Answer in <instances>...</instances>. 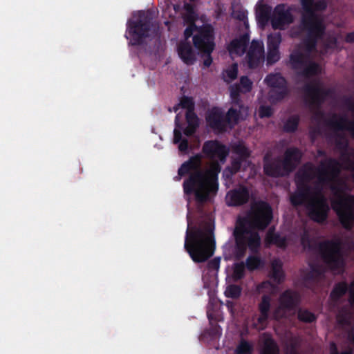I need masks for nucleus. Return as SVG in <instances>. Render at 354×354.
Returning a JSON list of instances; mask_svg holds the SVG:
<instances>
[{"mask_svg": "<svg viewBox=\"0 0 354 354\" xmlns=\"http://www.w3.org/2000/svg\"><path fill=\"white\" fill-rule=\"evenodd\" d=\"M207 122L211 129L218 133H224L228 127L225 115L222 111L214 108L206 117Z\"/></svg>", "mask_w": 354, "mask_h": 354, "instance_id": "18", "label": "nucleus"}, {"mask_svg": "<svg viewBox=\"0 0 354 354\" xmlns=\"http://www.w3.org/2000/svg\"><path fill=\"white\" fill-rule=\"evenodd\" d=\"M249 199V189L244 185L230 190L225 197L226 204L229 207L241 206L246 204Z\"/></svg>", "mask_w": 354, "mask_h": 354, "instance_id": "15", "label": "nucleus"}, {"mask_svg": "<svg viewBox=\"0 0 354 354\" xmlns=\"http://www.w3.org/2000/svg\"><path fill=\"white\" fill-rule=\"evenodd\" d=\"M185 118L187 123V125L189 126H195L198 127L199 126V120L197 115L193 111H186L185 114Z\"/></svg>", "mask_w": 354, "mask_h": 354, "instance_id": "51", "label": "nucleus"}, {"mask_svg": "<svg viewBox=\"0 0 354 354\" xmlns=\"http://www.w3.org/2000/svg\"><path fill=\"white\" fill-rule=\"evenodd\" d=\"M301 244L304 248H310L311 247V239L308 232L304 231L301 236Z\"/></svg>", "mask_w": 354, "mask_h": 354, "instance_id": "59", "label": "nucleus"}, {"mask_svg": "<svg viewBox=\"0 0 354 354\" xmlns=\"http://www.w3.org/2000/svg\"><path fill=\"white\" fill-rule=\"evenodd\" d=\"M299 294L292 289L284 290L279 297V308L283 311L294 310L300 304Z\"/></svg>", "mask_w": 354, "mask_h": 354, "instance_id": "17", "label": "nucleus"}, {"mask_svg": "<svg viewBox=\"0 0 354 354\" xmlns=\"http://www.w3.org/2000/svg\"><path fill=\"white\" fill-rule=\"evenodd\" d=\"M245 265L249 271L252 272L263 268L265 263L260 257L250 255L246 259Z\"/></svg>", "mask_w": 354, "mask_h": 354, "instance_id": "32", "label": "nucleus"}, {"mask_svg": "<svg viewBox=\"0 0 354 354\" xmlns=\"http://www.w3.org/2000/svg\"><path fill=\"white\" fill-rule=\"evenodd\" d=\"M315 167L311 163L305 164L296 174V180L310 183L314 179Z\"/></svg>", "mask_w": 354, "mask_h": 354, "instance_id": "26", "label": "nucleus"}, {"mask_svg": "<svg viewBox=\"0 0 354 354\" xmlns=\"http://www.w3.org/2000/svg\"><path fill=\"white\" fill-rule=\"evenodd\" d=\"M178 150L183 153H187L189 149V142L187 138H184L178 143Z\"/></svg>", "mask_w": 354, "mask_h": 354, "instance_id": "62", "label": "nucleus"}, {"mask_svg": "<svg viewBox=\"0 0 354 354\" xmlns=\"http://www.w3.org/2000/svg\"><path fill=\"white\" fill-rule=\"evenodd\" d=\"M242 288L236 284L229 285L225 291V295L227 298L238 299L241 294Z\"/></svg>", "mask_w": 354, "mask_h": 354, "instance_id": "42", "label": "nucleus"}, {"mask_svg": "<svg viewBox=\"0 0 354 354\" xmlns=\"http://www.w3.org/2000/svg\"><path fill=\"white\" fill-rule=\"evenodd\" d=\"M184 138H183L181 130L176 128L174 130V139H173L174 143L178 144L179 142L183 140Z\"/></svg>", "mask_w": 354, "mask_h": 354, "instance_id": "64", "label": "nucleus"}, {"mask_svg": "<svg viewBox=\"0 0 354 354\" xmlns=\"http://www.w3.org/2000/svg\"><path fill=\"white\" fill-rule=\"evenodd\" d=\"M221 257H215L208 261L207 267L209 270H218L220 267Z\"/></svg>", "mask_w": 354, "mask_h": 354, "instance_id": "58", "label": "nucleus"}, {"mask_svg": "<svg viewBox=\"0 0 354 354\" xmlns=\"http://www.w3.org/2000/svg\"><path fill=\"white\" fill-rule=\"evenodd\" d=\"M319 253L324 263L332 270L345 266L341 239L325 240L319 243Z\"/></svg>", "mask_w": 354, "mask_h": 354, "instance_id": "8", "label": "nucleus"}, {"mask_svg": "<svg viewBox=\"0 0 354 354\" xmlns=\"http://www.w3.org/2000/svg\"><path fill=\"white\" fill-rule=\"evenodd\" d=\"M337 39L334 35H328L325 39L324 47L326 49H335L337 48Z\"/></svg>", "mask_w": 354, "mask_h": 354, "instance_id": "55", "label": "nucleus"}, {"mask_svg": "<svg viewBox=\"0 0 354 354\" xmlns=\"http://www.w3.org/2000/svg\"><path fill=\"white\" fill-rule=\"evenodd\" d=\"M295 182L297 185V190L295 192L302 194L307 197H310L312 190L311 186L308 183H303L296 180Z\"/></svg>", "mask_w": 354, "mask_h": 354, "instance_id": "44", "label": "nucleus"}, {"mask_svg": "<svg viewBox=\"0 0 354 354\" xmlns=\"http://www.w3.org/2000/svg\"><path fill=\"white\" fill-rule=\"evenodd\" d=\"M299 122L300 118L298 115H290L283 124V131L289 133L295 132L298 129Z\"/></svg>", "mask_w": 354, "mask_h": 354, "instance_id": "34", "label": "nucleus"}, {"mask_svg": "<svg viewBox=\"0 0 354 354\" xmlns=\"http://www.w3.org/2000/svg\"><path fill=\"white\" fill-rule=\"evenodd\" d=\"M273 114V109L270 106L262 105L259 109V115L261 118H270Z\"/></svg>", "mask_w": 354, "mask_h": 354, "instance_id": "54", "label": "nucleus"}, {"mask_svg": "<svg viewBox=\"0 0 354 354\" xmlns=\"http://www.w3.org/2000/svg\"><path fill=\"white\" fill-rule=\"evenodd\" d=\"M230 97L234 105L239 106L240 109H243V105L242 104L240 93H243L241 86L239 84H234L230 86Z\"/></svg>", "mask_w": 354, "mask_h": 354, "instance_id": "37", "label": "nucleus"}, {"mask_svg": "<svg viewBox=\"0 0 354 354\" xmlns=\"http://www.w3.org/2000/svg\"><path fill=\"white\" fill-rule=\"evenodd\" d=\"M180 107L183 109H186L187 111H194V102L193 99L190 97L183 96L180 101Z\"/></svg>", "mask_w": 354, "mask_h": 354, "instance_id": "49", "label": "nucleus"}, {"mask_svg": "<svg viewBox=\"0 0 354 354\" xmlns=\"http://www.w3.org/2000/svg\"><path fill=\"white\" fill-rule=\"evenodd\" d=\"M270 279L277 284H281L285 279V274L280 260L274 259L271 263Z\"/></svg>", "mask_w": 354, "mask_h": 354, "instance_id": "28", "label": "nucleus"}, {"mask_svg": "<svg viewBox=\"0 0 354 354\" xmlns=\"http://www.w3.org/2000/svg\"><path fill=\"white\" fill-rule=\"evenodd\" d=\"M212 52H202L201 53V57L203 58V66L205 68H208L211 66L213 62V59L212 57Z\"/></svg>", "mask_w": 354, "mask_h": 354, "instance_id": "57", "label": "nucleus"}, {"mask_svg": "<svg viewBox=\"0 0 354 354\" xmlns=\"http://www.w3.org/2000/svg\"><path fill=\"white\" fill-rule=\"evenodd\" d=\"M214 39V29L211 24H203L194 35L192 41L194 46L201 53L213 52L215 48Z\"/></svg>", "mask_w": 354, "mask_h": 354, "instance_id": "11", "label": "nucleus"}, {"mask_svg": "<svg viewBox=\"0 0 354 354\" xmlns=\"http://www.w3.org/2000/svg\"><path fill=\"white\" fill-rule=\"evenodd\" d=\"M158 7L162 11L163 22H171L169 19L181 17L183 22H196L198 15L195 6L186 0H158Z\"/></svg>", "mask_w": 354, "mask_h": 354, "instance_id": "7", "label": "nucleus"}, {"mask_svg": "<svg viewBox=\"0 0 354 354\" xmlns=\"http://www.w3.org/2000/svg\"><path fill=\"white\" fill-rule=\"evenodd\" d=\"M292 8L286 3H279L272 11V20L270 22H294Z\"/></svg>", "mask_w": 354, "mask_h": 354, "instance_id": "22", "label": "nucleus"}, {"mask_svg": "<svg viewBox=\"0 0 354 354\" xmlns=\"http://www.w3.org/2000/svg\"><path fill=\"white\" fill-rule=\"evenodd\" d=\"M331 205L342 226L348 231L351 230L354 225V196L338 195L331 201Z\"/></svg>", "mask_w": 354, "mask_h": 354, "instance_id": "9", "label": "nucleus"}, {"mask_svg": "<svg viewBox=\"0 0 354 354\" xmlns=\"http://www.w3.org/2000/svg\"><path fill=\"white\" fill-rule=\"evenodd\" d=\"M204 333L212 339L217 338L221 335V328L218 324H215L209 329L205 330Z\"/></svg>", "mask_w": 354, "mask_h": 354, "instance_id": "50", "label": "nucleus"}, {"mask_svg": "<svg viewBox=\"0 0 354 354\" xmlns=\"http://www.w3.org/2000/svg\"><path fill=\"white\" fill-rule=\"evenodd\" d=\"M250 41V35L245 32L232 39L227 46V50L231 55L242 56L246 51Z\"/></svg>", "mask_w": 354, "mask_h": 354, "instance_id": "20", "label": "nucleus"}, {"mask_svg": "<svg viewBox=\"0 0 354 354\" xmlns=\"http://www.w3.org/2000/svg\"><path fill=\"white\" fill-rule=\"evenodd\" d=\"M272 8L268 4L257 5L256 8L257 22H270L272 20Z\"/></svg>", "mask_w": 354, "mask_h": 354, "instance_id": "29", "label": "nucleus"}, {"mask_svg": "<svg viewBox=\"0 0 354 354\" xmlns=\"http://www.w3.org/2000/svg\"><path fill=\"white\" fill-rule=\"evenodd\" d=\"M301 3L304 12L308 15H313V0H301Z\"/></svg>", "mask_w": 354, "mask_h": 354, "instance_id": "56", "label": "nucleus"}, {"mask_svg": "<svg viewBox=\"0 0 354 354\" xmlns=\"http://www.w3.org/2000/svg\"><path fill=\"white\" fill-rule=\"evenodd\" d=\"M264 81L268 86L272 88H285L288 87L286 78L279 73L268 75Z\"/></svg>", "mask_w": 354, "mask_h": 354, "instance_id": "30", "label": "nucleus"}, {"mask_svg": "<svg viewBox=\"0 0 354 354\" xmlns=\"http://www.w3.org/2000/svg\"><path fill=\"white\" fill-rule=\"evenodd\" d=\"M289 93L288 87L285 88H272L268 94L269 100L272 104L282 101Z\"/></svg>", "mask_w": 354, "mask_h": 354, "instance_id": "33", "label": "nucleus"}, {"mask_svg": "<svg viewBox=\"0 0 354 354\" xmlns=\"http://www.w3.org/2000/svg\"><path fill=\"white\" fill-rule=\"evenodd\" d=\"M246 162V160H244L241 158H234L231 162V166L229 167V171L231 175H234L239 172L241 170L242 165L243 162Z\"/></svg>", "mask_w": 354, "mask_h": 354, "instance_id": "45", "label": "nucleus"}, {"mask_svg": "<svg viewBox=\"0 0 354 354\" xmlns=\"http://www.w3.org/2000/svg\"><path fill=\"white\" fill-rule=\"evenodd\" d=\"M317 171L319 180L323 183L328 182L339 175L341 165L335 158H329L321 161Z\"/></svg>", "mask_w": 354, "mask_h": 354, "instance_id": "13", "label": "nucleus"}, {"mask_svg": "<svg viewBox=\"0 0 354 354\" xmlns=\"http://www.w3.org/2000/svg\"><path fill=\"white\" fill-rule=\"evenodd\" d=\"M348 290L347 283L345 282H339L335 284L330 292V297L333 299L337 300L346 294Z\"/></svg>", "mask_w": 354, "mask_h": 354, "instance_id": "40", "label": "nucleus"}, {"mask_svg": "<svg viewBox=\"0 0 354 354\" xmlns=\"http://www.w3.org/2000/svg\"><path fill=\"white\" fill-rule=\"evenodd\" d=\"M266 243L268 245H274L282 249L286 248L288 245L287 239L280 234L274 232L272 228L269 229L266 236Z\"/></svg>", "mask_w": 354, "mask_h": 354, "instance_id": "27", "label": "nucleus"}, {"mask_svg": "<svg viewBox=\"0 0 354 354\" xmlns=\"http://www.w3.org/2000/svg\"><path fill=\"white\" fill-rule=\"evenodd\" d=\"M280 59V53L279 49H268L267 53V64L272 65L277 62Z\"/></svg>", "mask_w": 354, "mask_h": 354, "instance_id": "46", "label": "nucleus"}, {"mask_svg": "<svg viewBox=\"0 0 354 354\" xmlns=\"http://www.w3.org/2000/svg\"><path fill=\"white\" fill-rule=\"evenodd\" d=\"M178 54L187 65H192L196 61L195 53L189 41H181L177 47Z\"/></svg>", "mask_w": 354, "mask_h": 354, "instance_id": "23", "label": "nucleus"}, {"mask_svg": "<svg viewBox=\"0 0 354 354\" xmlns=\"http://www.w3.org/2000/svg\"><path fill=\"white\" fill-rule=\"evenodd\" d=\"M245 268L246 266L243 262L235 263L234 267V279L236 280L243 279L245 276Z\"/></svg>", "mask_w": 354, "mask_h": 354, "instance_id": "47", "label": "nucleus"}, {"mask_svg": "<svg viewBox=\"0 0 354 354\" xmlns=\"http://www.w3.org/2000/svg\"><path fill=\"white\" fill-rule=\"evenodd\" d=\"M253 346L245 339H241L235 350V354H252Z\"/></svg>", "mask_w": 354, "mask_h": 354, "instance_id": "41", "label": "nucleus"}, {"mask_svg": "<svg viewBox=\"0 0 354 354\" xmlns=\"http://www.w3.org/2000/svg\"><path fill=\"white\" fill-rule=\"evenodd\" d=\"M202 152L209 159L218 158L224 162L228 156V148L217 140H207L203 143Z\"/></svg>", "mask_w": 354, "mask_h": 354, "instance_id": "14", "label": "nucleus"}, {"mask_svg": "<svg viewBox=\"0 0 354 354\" xmlns=\"http://www.w3.org/2000/svg\"><path fill=\"white\" fill-rule=\"evenodd\" d=\"M343 104L350 111L354 113V102L351 97H344L343 98Z\"/></svg>", "mask_w": 354, "mask_h": 354, "instance_id": "63", "label": "nucleus"}, {"mask_svg": "<svg viewBox=\"0 0 354 354\" xmlns=\"http://www.w3.org/2000/svg\"><path fill=\"white\" fill-rule=\"evenodd\" d=\"M159 24H127L126 37L132 46L142 44L145 39L153 34Z\"/></svg>", "mask_w": 354, "mask_h": 354, "instance_id": "10", "label": "nucleus"}, {"mask_svg": "<svg viewBox=\"0 0 354 354\" xmlns=\"http://www.w3.org/2000/svg\"><path fill=\"white\" fill-rule=\"evenodd\" d=\"M326 29V24H298L291 29L290 36L293 38L305 34L301 40V46L305 53L295 50L290 55V66L297 71L298 76L310 79L320 73L319 64L310 60L309 56L310 53L317 52V42L324 38Z\"/></svg>", "mask_w": 354, "mask_h": 354, "instance_id": "3", "label": "nucleus"}, {"mask_svg": "<svg viewBox=\"0 0 354 354\" xmlns=\"http://www.w3.org/2000/svg\"><path fill=\"white\" fill-rule=\"evenodd\" d=\"M189 26L187 27V28L184 31V37L185 40L186 41H189L188 39L190 37H193L194 35L197 32V30L199 29L198 27L196 26V24H188Z\"/></svg>", "mask_w": 354, "mask_h": 354, "instance_id": "53", "label": "nucleus"}, {"mask_svg": "<svg viewBox=\"0 0 354 354\" xmlns=\"http://www.w3.org/2000/svg\"><path fill=\"white\" fill-rule=\"evenodd\" d=\"M260 354H279V346L272 338L268 337L264 340Z\"/></svg>", "mask_w": 354, "mask_h": 354, "instance_id": "35", "label": "nucleus"}, {"mask_svg": "<svg viewBox=\"0 0 354 354\" xmlns=\"http://www.w3.org/2000/svg\"><path fill=\"white\" fill-rule=\"evenodd\" d=\"M290 201L294 207L304 205L308 216L315 223H324L328 217L330 207L328 199L320 191L310 197L295 192L290 196Z\"/></svg>", "mask_w": 354, "mask_h": 354, "instance_id": "6", "label": "nucleus"}, {"mask_svg": "<svg viewBox=\"0 0 354 354\" xmlns=\"http://www.w3.org/2000/svg\"><path fill=\"white\" fill-rule=\"evenodd\" d=\"M323 276V272L315 265L310 266V270L303 277V283L306 288L314 290Z\"/></svg>", "mask_w": 354, "mask_h": 354, "instance_id": "24", "label": "nucleus"}, {"mask_svg": "<svg viewBox=\"0 0 354 354\" xmlns=\"http://www.w3.org/2000/svg\"><path fill=\"white\" fill-rule=\"evenodd\" d=\"M302 156V151L296 147L288 148L284 152L283 158L272 157L270 153H267L263 158V173L272 178L288 176L300 163Z\"/></svg>", "mask_w": 354, "mask_h": 354, "instance_id": "5", "label": "nucleus"}, {"mask_svg": "<svg viewBox=\"0 0 354 354\" xmlns=\"http://www.w3.org/2000/svg\"><path fill=\"white\" fill-rule=\"evenodd\" d=\"M281 41V35L279 33L270 35L268 37V41H267L268 49H279Z\"/></svg>", "mask_w": 354, "mask_h": 354, "instance_id": "43", "label": "nucleus"}, {"mask_svg": "<svg viewBox=\"0 0 354 354\" xmlns=\"http://www.w3.org/2000/svg\"><path fill=\"white\" fill-rule=\"evenodd\" d=\"M326 124L335 131L346 130L349 131L354 138V120H348L346 117H338L337 114H333Z\"/></svg>", "mask_w": 354, "mask_h": 354, "instance_id": "21", "label": "nucleus"}, {"mask_svg": "<svg viewBox=\"0 0 354 354\" xmlns=\"http://www.w3.org/2000/svg\"><path fill=\"white\" fill-rule=\"evenodd\" d=\"M337 138L335 140L336 147L342 150H346L348 147V142L344 140V137L342 135H338Z\"/></svg>", "mask_w": 354, "mask_h": 354, "instance_id": "61", "label": "nucleus"}, {"mask_svg": "<svg viewBox=\"0 0 354 354\" xmlns=\"http://www.w3.org/2000/svg\"><path fill=\"white\" fill-rule=\"evenodd\" d=\"M158 9L152 6L147 10L133 11L127 22H158Z\"/></svg>", "mask_w": 354, "mask_h": 354, "instance_id": "19", "label": "nucleus"}, {"mask_svg": "<svg viewBox=\"0 0 354 354\" xmlns=\"http://www.w3.org/2000/svg\"><path fill=\"white\" fill-rule=\"evenodd\" d=\"M226 77L229 79H225V82H232L236 79L238 75V65L237 64H232L230 68L225 71Z\"/></svg>", "mask_w": 354, "mask_h": 354, "instance_id": "48", "label": "nucleus"}, {"mask_svg": "<svg viewBox=\"0 0 354 354\" xmlns=\"http://www.w3.org/2000/svg\"><path fill=\"white\" fill-rule=\"evenodd\" d=\"M241 109L239 108V110H237L234 107H231L228 109L225 115L227 126L232 128L234 125L238 124L240 118Z\"/></svg>", "mask_w": 354, "mask_h": 354, "instance_id": "36", "label": "nucleus"}, {"mask_svg": "<svg viewBox=\"0 0 354 354\" xmlns=\"http://www.w3.org/2000/svg\"><path fill=\"white\" fill-rule=\"evenodd\" d=\"M301 91L304 94L305 102L311 106H320L330 93L329 90L322 88L317 80L306 83Z\"/></svg>", "mask_w": 354, "mask_h": 354, "instance_id": "12", "label": "nucleus"}, {"mask_svg": "<svg viewBox=\"0 0 354 354\" xmlns=\"http://www.w3.org/2000/svg\"><path fill=\"white\" fill-rule=\"evenodd\" d=\"M272 297L270 295H262L260 302L258 304V310L260 313L257 322L259 324H266L269 318V313L271 308Z\"/></svg>", "mask_w": 354, "mask_h": 354, "instance_id": "25", "label": "nucleus"}, {"mask_svg": "<svg viewBox=\"0 0 354 354\" xmlns=\"http://www.w3.org/2000/svg\"><path fill=\"white\" fill-rule=\"evenodd\" d=\"M241 89L243 93H248L252 90V82L248 78V76H242L240 78V84Z\"/></svg>", "mask_w": 354, "mask_h": 354, "instance_id": "52", "label": "nucleus"}, {"mask_svg": "<svg viewBox=\"0 0 354 354\" xmlns=\"http://www.w3.org/2000/svg\"><path fill=\"white\" fill-rule=\"evenodd\" d=\"M297 319L301 322L311 324L317 320V316L308 309L299 308L297 310Z\"/></svg>", "mask_w": 354, "mask_h": 354, "instance_id": "38", "label": "nucleus"}, {"mask_svg": "<svg viewBox=\"0 0 354 354\" xmlns=\"http://www.w3.org/2000/svg\"><path fill=\"white\" fill-rule=\"evenodd\" d=\"M203 156L196 153L184 162L178 168V176L176 180L183 176L188 177L183 183V192L186 195L194 194L196 201L199 203L210 201L216 194L218 189V175L221 171V166L214 162L209 169H202Z\"/></svg>", "mask_w": 354, "mask_h": 354, "instance_id": "2", "label": "nucleus"}, {"mask_svg": "<svg viewBox=\"0 0 354 354\" xmlns=\"http://www.w3.org/2000/svg\"><path fill=\"white\" fill-rule=\"evenodd\" d=\"M232 151L235 154L238 155V158L246 160L251 155L250 150L243 142L234 144L232 147Z\"/></svg>", "mask_w": 354, "mask_h": 354, "instance_id": "39", "label": "nucleus"}, {"mask_svg": "<svg viewBox=\"0 0 354 354\" xmlns=\"http://www.w3.org/2000/svg\"><path fill=\"white\" fill-rule=\"evenodd\" d=\"M214 225L207 222L202 227H188L185 238L184 248L195 263H203L214 253L216 241Z\"/></svg>", "mask_w": 354, "mask_h": 354, "instance_id": "4", "label": "nucleus"}, {"mask_svg": "<svg viewBox=\"0 0 354 354\" xmlns=\"http://www.w3.org/2000/svg\"><path fill=\"white\" fill-rule=\"evenodd\" d=\"M226 8L223 4H217L214 10V15L217 20L221 19L225 15Z\"/></svg>", "mask_w": 354, "mask_h": 354, "instance_id": "60", "label": "nucleus"}, {"mask_svg": "<svg viewBox=\"0 0 354 354\" xmlns=\"http://www.w3.org/2000/svg\"><path fill=\"white\" fill-rule=\"evenodd\" d=\"M232 17L240 22H248V11L238 3H232L231 6Z\"/></svg>", "mask_w": 354, "mask_h": 354, "instance_id": "31", "label": "nucleus"}, {"mask_svg": "<svg viewBox=\"0 0 354 354\" xmlns=\"http://www.w3.org/2000/svg\"><path fill=\"white\" fill-rule=\"evenodd\" d=\"M248 66L251 69L257 68L264 61V48L261 43L252 40L246 55Z\"/></svg>", "mask_w": 354, "mask_h": 354, "instance_id": "16", "label": "nucleus"}, {"mask_svg": "<svg viewBox=\"0 0 354 354\" xmlns=\"http://www.w3.org/2000/svg\"><path fill=\"white\" fill-rule=\"evenodd\" d=\"M272 219V209L267 202L261 201L254 203L246 216L237 219L232 233L234 244L227 243L223 246L225 259L240 260L245 257L248 248L251 253L258 254L261 239L259 232L253 230H265Z\"/></svg>", "mask_w": 354, "mask_h": 354, "instance_id": "1", "label": "nucleus"}]
</instances>
